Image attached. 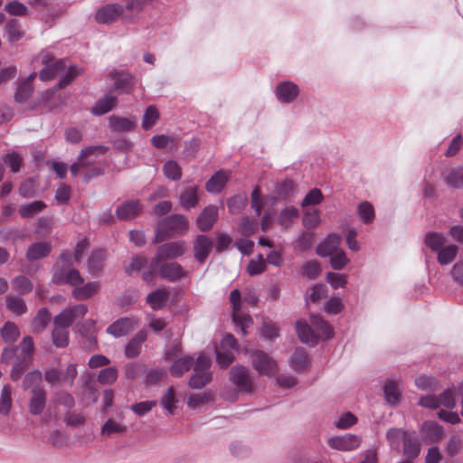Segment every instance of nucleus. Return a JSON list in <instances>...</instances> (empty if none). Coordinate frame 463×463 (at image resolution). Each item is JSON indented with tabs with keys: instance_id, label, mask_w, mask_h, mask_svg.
Listing matches in <instances>:
<instances>
[{
	"instance_id": "39",
	"label": "nucleus",
	"mask_w": 463,
	"mask_h": 463,
	"mask_svg": "<svg viewBox=\"0 0 463 463\" xmlns=\"http://www.w3.org/2000/svg\"><path fill=\"white\" fill-rule=\"evenodd\" d=\"M13 388L9 383L3 386L0 393V414L7 415L12 408Z\"/></svg>"
},
{
	"instance_id": "52",
	"label": "nucleus",
	"mask_w": 463,
	"mask_h": 463,
	"mask_svg": "<svg viewBox=\"0 0 463 463\" xmlns=\"http://www.w3.org/2000/svg\"><path fill=\"white\" fill-rule=\"evenodd\" d=\"M357 212L361 219L365 223H370L374 219V209L373 206L368 203L364 202L358 205Z\"/></svg>"
},
{
	"instance_id": "58",
	"label": "nucleus",
	"mask_w": 463,
	"mask_h": 463,
	"mask_svg": "<svg viewBox=\"0 0 463 463\" xmlns=\"http://www.w3.org/2000/svg\"><path fill=\"white\" fill-rule=\"evenodd\" d=\"M408 434V431L402 429L392 428L387 431L386 438L391 445L398 446L401 441L403 442Z\"/></svg>"
},
{
	"instance_id": "19",
	"label": "nucleus",
	"mask_w": 463,
	"mask_h": 463,
	"mask_svg": "<svg viewBox=\"0 0 463 463\" xmlns=\"http://www.w3.org/2000/svg\"><path fill=\"white\" fill-rule=\"evenodd\" d=\"M107 253L105 250H94L89 257V274L99 276L104 268Z\"/></svg>"
},
{
	"instance_id": "27",
	"label": "nucleus",
	"mask_w": 463,
	"mask_h": 463,
	"mask_svg": "<svg viewBox=\"0 0 463 463\" xmlns=\"http://www.w3.org/2000/svg\"><path fill=\"white\" fill-rule=\"evenodd\" d=\"M147 333L146 330L139 331L126 346L125 354L128 358H134L140 354L142 344L146 341Z\"/></svg>"
},
{
	"instance_id": "33",
	"label": "nucleus",
	"mask_w": 463,
	"mask_h": 463,
	"mask_svg": "<svg viewBox=\"0 0 463 463\" xmlns=\"http://www.w3.org/2000/svg\"><path fill=\"white\" fill-rule=\"evenodd\" d=\"M169 292L165 289H156L146 298L147 303L150 305L152 309L157 310L164 307L168 300Z\"/></svg>"
},
{
	"instance_id": "11",
	"label": "nucleus",
	"mask_w": 463,
	"mask_h": 463,
	"mask_svg": "<svg viewBox=\"0 0 463 463\" xmlns=\"http://www.w3.org/2000/svg\"><path fill=\"white\" fill-rule=\"evenodd\" d=\"M230 380L241 392H251L253 390V383L250 377V372L244 366H233L230 371Z\"/></svg>"
},
{
	"instance_id": "5",
	"label": "nucleus",
	"mask_w": 463,
	"mask_h": 463,
	"mask_svg": "<svg viewBox=\"0 0 463 463\" xmlns=\"http://www.w3.org/2000/svg\"><path fill=\"white\" fill-rule=\"evenodd\" d=\"M156 274H158L161 279L175 282L184 278L187 272L177 262H167L166 260L152 268L150 261L147 269L142 274V279L148 282L153 280Z\"/></svg>"
},
{
	"instance_id": "25",
	"label": "nucleus",
	"mask_w": 463,
	"mask_h": 463,
	"mask_svg": "<svg viewBox=\"0 0 463 463\" xmlns=\"http://www.w3.org/2000/svg\"><path fill=\"white\" fill-rule=\"evenodd\" d=\"M117 97L106 95L95 103L90 111L93 115L101 116L112 110L117 106Z\"/></svg>"
},
{
	"instance_id": "35",
	"label": "nucleus",
	"mask_w": 463,
	"mask_h": 463,
	"mask_svg": "<svg viewBox=\"0 0 463 463\" xmlns=\"http://www.w3.org/2000/svg\"><path fill=\"white\" fill-rule=\"evenodd\" d=\"M45 207L46 204L43 201H34L22 204L19 207V213L23 218L30 219L42 213Z\"/></svg>"
},
{
	"instance_id": "29",
	"label": "nucleus",
	"mask_w": 463,
	"mask_h": 463,
	"mask_svg": "<svg viewBox=\"0 0 463 463\" xmlns=\"http://www.w3.org/2000/svg\"><path fill=\"white\" fill-rule=\"evenodd\" d=\"M384 396L386 402L391 405H396L402 399V391L398 382L392 379L386 381L384 385Z\"/></svg>"
},
{
	"instance_id": "54",
	"label": "nucleus",
	"mask_w": 463,
	"mask_h": 463,
	"mask_svg": "<svg viewBox=\"0 0 463 463\" xmlns=\"http://www.w3.org/2000/svg\"><path fill=\"white\" fill-rule=\"evenodd\" d=\"M42 373L39 371H33L28 373L24 379V389H39L38 386L42 382Z\"/></svg>"
},
{
	"instance_id": "50",
	"label": "nucleus",
	"mask_w": 463,
	"mask_h": 463,
	"mask_svg": "<svg viewBox=\"0 0 463 463\" xmlns=\"http://www.w3.org/2000/svg\"><path fill=\"white\" fill-rule=\"evenodd\" d=\"M163 172L166 178L173 181H178L182 177V169L174 160H169L163 165Z\"/></svg>"
},
{
	"instance_id": "3",
	"label": "nucleus",
	"mask_w": 463,
	"mask_h": 463,
	"mask_svg": "<svg viewBox=\"0 0 463 463\" xmlns=\"http://www.w3.org/2000/svg\"><path fill=\"white\" fill-rule=\"evenodd\" d=\"M188 229V222L182 214H172L158 222L154 243H159L175 234H184Z\"/></svg>"
},
{
	"instance_id": "45",
	"label": "nucleus",
	"mask_w": 463,
	"mask_h": 463,
	"mask_svg": "<svg viewBox=\"0 0 463 463\" xmlns=\"http://www.w3.org/2000/svg\"><path fill=\"white\" fill-rule=\"evenodd\" d=\"M159 119V112L156 106L151 105L148 106L145 111L143 120H142V128L145 130L150 129L153 126L156 125L157 120Z\"/></svg>"
},
{
	"instance_id": "12",
	"label": "nucleus",
	"mask_w": 463,
	"mask_h": 463,
	"mask_svg": "<svg viewBox=\"0 0 463 463\" xmlns=\"http://www.w3.org/2000/svg\"><path fill=\"white\" fill-rule=\"evenodd\" d=\"M361 443V438L354 434H345L330 438L327 444L330 448L342 451L355 449Z\"/></svg>"
},
{
	"instance_id": "30",
	"label": "nucleus",
	"mask_w": 463,
	"mask_h": 463,
	"mask_svg": "<svg viewBox=\"0 0 463 463\" xmlns=\"http://www.w3.org/2000/svg\"><path fill=\"white\" fill-rule=\"evenodd\" d=\"M33 396L30 399L29 410L32 414L42 413L46 403V394L43 389L32 390Z\"/></svg>"
},
{
	"instance_id": "64",
	"label": "nucleus",
	"mask_w": 463,
	"mask_h": 463,
	"mask_svg": "<svg viewBox=\"0 0 463 463\" xmlns=\"http://www.w3.org/2000/svg\"><path fill=\"white\" fill-rule=\"evenodd\" d=\"M258 229V223L256 221L250 220L249 217L242 218L240 224V232L244 236H250Z\"/></svg>"
},
{
	"instance_id": "14",
	"label": "nucleus",
	"mask_w": 463,
	"mask_h": 463,
	"mask_svg": "<svg viewBox=\"0 0 463 463\" xmlns=\"http://www.w3.org/2000/svg\"><path fill=\"white\" fill-rule=\"evenodd\" d=\"M213 246V241L206 235H198L194 242V258L200 263L205 261Z\"/></svg>"
},
{
	"instance_id": "10",
	"label": "nucleus",
	"mask_w": 463,
	"mask_h": 463,
	"mask_svg": "<svg viewBox=\"0 0 463 463\" xmlns=\"http://www.w3.org/2000/svg\"><path fill=\"white\" fill-rule=\"evenodd\" d=\"M87 311V308L84 305L80 304L74 307L66 308L59 315L54 317L53 324L54 326H59L62 328H68L73 322H75L78 318L83 317Z\"/></svg>"
},
{
	"instance_id": "63",
	"label": "nucleus",
	"mask_w": 463,
	"mask_h": 463,
	"mask_svg": "<svg viewBox=\"0 0 463 463\" xmlns=\"http://www.w3.org/2000/svg\"><path fill=\"white\" fill-rule=\"evenodd\" d=\"M416 386L423 391H435L437 381L433 377L421 375L415 380Z\"/></svg>"
},
{
	"instance_id": "57",
	"label": "nucleus",
	"mask_w": 463,
	"mask_h": 463,
	"mask_svg": "<svg viewBox=\"0 0 463 463\" xmlns=\"http://www.w3.org/2000/svg\"><path fill=\"white\" fill-rule=\"evenodd\" d=\"M235 352L229 349H218L217 350V363L221 368H227L235 358Z\"/></svg>"
},
{
	"instance_id": "38",
	"label": "nucleus",
	"mask_w": 463,
	"mask_h": 463,
	"mask_svg": "<svg viewBox=\"0 0 463 463\" xmlns=\"http://www.w3.org/2000/svg\"><path fill=\"white\" fill-rule=\"evenodd\" d=\"M51 320L50 313L46 308H41L32 321L31 327L35 333L43 331Z\"/></svg>"
},
{
	"instance_id": "32",
	"label": "nucleus",
	"mask_w": 463,
	"mask_h": 463,
	"mask_svg": "<svg viewBox=\"0 0 463 463\" xmlns=\"http://www.w3.org/2000/svg\"><path fill=\"white\" fill-rule=\"evenodd\" d=\"M198 188L197 186H189L186 187L183 193L180 194V204L185 209L189 210L197 205L199 202V198L197 195Z\"/></svg>"
},
{
	"instance_id": "23",
	"label": "nucleus",
	"mask_w": 463,
	"mask_h": 463,
	"mask_svg": "<svg viewBox=\"0 0 463 463\" xmlns=\"http://www.w3.org/2000/svg\"><path fill=\"white\" fill-rule=\"evenodd\" d=\"M122 9L117 5H108L98 10L96 20L100 24H108L114 21L121 14Z\"/></svg>"
},
{
	"instance_id": "4",
	"label": "nucleus",
	"mask_w": 463,
	"mask_h": 463,
	"mask_svg": "<svg viewBox=\"0 0 463 463\" xmlns=\"http://www.w3.org/2000/svg\"><path fill=\"white\" fill-rule=\"evenodd\" d=\"M52 281L55 284H69L73 286L72 296L76 300L87 299V285H83L84 279L75 269H58L52 274Z\"/></svg>"
},
{
	"instance_id": "8",
	"label": "nucleus",
	"mask_w": 463,
	"mask_h": 463,
	"mask_svg": "<svg viewBox=\"0 0 463 463\" xmlns=\"http://www.w3.org/2000/svg\"><path fill=\"white\" fill-rule=\"evenodd\" d=\"M419 405L432 410L440 406L451 410L456 407L455 394L451 389H447L439 396L425 395L420 399Z\"/></svg>"
},
{
	"instance_id": "56",
	"label": "nucleus",
	"mask_w": 463,
	"mask_h": 463,
	"mask_svg": "<svg viewBox=\"0 0 463 463\" xmlns=\"http://www.w3.org/2000/svg\"><path fill=\"white\" fill-rule=\"evenodd\" d=\"M52 342L57 347H64L68 345V331L66 328L54 326L52 331Z\"/></svg>"
},
{
	"instance_id": "40",
	"label": "nucleus",
	"mask_w": 463,
	"mask_h": 463,
	"mask_svg": "<svg viewBox=\"0 0 463 463\" xmlns=\"http://www.w3.org/2000/svg\"><path fill=\"white\" fill-rule=\"evenodd\" d=\"M458 252L457 245L451 244L446 247H442L438 251V261L441 265H448L451 263Z\"/></svg>"
},
{
	"instance_id": "47",
	"label": "nucleus",
	"mask_w": 463,
	"mask_h": 463,
	"mask_svg": "<svg viewBox=\"0 0 463 463\" xmlns=\"http://www.w3.org/2000/svg\"><path fill=\"white\" fill-rule=\"evenodd\" d=\"M1 336L7 343H14L19 337L18 326L12 322H6L1 329Z\"/></svg>"
},
{
	"instance_id": "21",
	"label": "nucleus",
	"mask_w": 463,
	"mask_h": 463,
	"mask_svg": "<svg viewBox=\"0 0 463 463\" xmlns=\"http://www.w3.org/2000/svg\"><path fill=\"white\" fill-rule=\"evenodd\" d=\"M421 432L425 441L432 443L439 440L444 435L443 428L436 421H425L421 426Z\"/></svg>"
},
{
	"instance_id": "62",
	"label": "nucleus",
	"mask_w": 463,
	"mask_h": 463,
	"mask_svg": "<svg viewBox=\"0 0 463 463\" xmlns=\"http://www.w3.org/2000/svg\"><path fill=\"white\" fill-rule=\"evenodd\" d=\"M323 200V194L317 188L310 190L302 201V206L317 205Z\"/></svg>"
},
{
	"instance_id": "18",
	"label": "nucleus",
	"mask_w": 463,
	"mask_h": 463,
	"mask_svg": "<svg viewBox=\"0 0 463 463\" xmlns=\"http://www.w3.org/2000/svg\"><path fill=\"white\" fill-rule=\"evenodd\" d=\"M298 95V86L291 81L280 82L276 88V96L279 100L284 103H290Z\"/></svg>"
},
{
	"instance_id": "16",
	"label": "nucleus",
	"mask_w": 463,
	"mask_h": 463,
	"mask_svg": "<svg viewBox=\"0 0 463 463\" xmlns=\"http://www.w3.org/2000/svg\"><path fill=\"white\" fill-rule=\"evenodd\" d=\"M137 326L134 318L123 317L112 323L108 328L107 332L115 337H120L128 335L130 331L134 330Z\"/></svg>"
},
{
	"instance_id": "13",
	"label": "nucleus",
	"mask_w": 463,
	"mask_h": 463,
	"mask_svg": "<svg viewBox=\"0 0 463 463\" xmlns=\"http://www.w3.org/2000/svg\"><path fill=\"white\" fill-rule=\"evenodd\" d=\"M218 218V208L215 205L206 206L198 215L196 223L202 232L210 231Z\"/></svg>"
},
{
	"instance_id": "20",
	"label": "nucleus",
	"mask_w": 463,
	"mask_h": 463,
	"mask_svg": "<svg viewBox=\"0 0 463 463\" xmlns=\"http://www.w3.org/2000/svg\"><path fill=\"white\" fill-rule=\"evenodd\" d=\"M230 178V173L225 170L217 171L207 182L205 188L209 193H220Z\"/></svg>"
},
{
	"instance_id": "22",
	"label": "nucleus",
	"mask_w": 463,
	"mask_h": 463,
	"mask_svg": "<svg viewBox=\"0 0 463 463\" xmlns=\"http://www.w3.org/2000/svg\"><path fill=\"white\" fill-rule=\"evenodd\" d=\"M341 242V237L337 234H330L327 238L317 247V252L319 256L326 257L331 256L336 251Z\"/></svg>"
},
{
	"instance_id": "60",
	"label": "nucleus",
	"mask_w": 463,
	"mask_h": 463,
	"mask_svg": "<svg viewBox=\"0 0 463 463\" xmlns=\"http://www.w3.org/2000/svg\"><path fill=\"white\" fill-rule=\"evenodd\" d=\"M147 260L143 255H136L133 257L128 265H126L125 270L128 274L131 275L135 271H139L146 264Z\"/></svg>"
},
{
	"instance_id": "51",
	"label": "nucleus",
	"mask_w": 463,
	"mask_h": 463,
	"mask_svg": "<svg viewBox=\"0 0 463 463\" xmlns=\"http://www.w3.org/2000/svg\"><path fill=\"white\" fill-rule=\"evenodd\" d=\"M13 288L20 295H24L32 291L33 285L30 279L24 276H18L12 281Z\"/></svg>"
},
{
	"instance_id": "37",
	"label": "nucleus",
	"mask_w": 463,
	"mask_h": 463,
	"mask_svg": "<svg viewBox=\"0 0 463 463\" xmlns=\"http://www.w3.org/2000/svg\"><path fill=\"white\" fill-rule=\"evenodd\" d=\"M446 184L456 189L463 187V167L458 166L448 171L444 176Z\"/></svg>"
},
{
	"instance_id": "43",
	"label": "nucleus",
	"mask_w": 463,
	"mask_h": 463,
	"mask_svg": "<svg viewBox=\"0 0 463 463\" xmlns=\"http://www.w3.org/2000/svg\"><path fill=\"white\" fill-rule=\"evenodd\" d=\"M212 381V373L210 372H196L189 380V386L194 389H202Z\"/></svg>"
},
{
	"instance_id": "44",
	"label": "nucleus",
	"mask_w": 463,
	"mask_h": 463,
	"mask_svg": "<svg viewBox=\"0 0 463 463\" xmlns=\"http://www.w3.org/2000/svg\"><path fill=\"white\" fill-rule=\"evenodd\" d=\"M298 210L294 206L285 208L279 216V225L288 229L291 226L293 221L298 217Z\"/></svg>"
},
{
	"instance_id": "59",
	"label": "nucleus",
	"mask_w": 463,
	"mask_h": 463,
	"mask_svg": "<svg viewBox=\"0 0 463 463\" xmlns=\"http://www.w3.org/2000/svg\"><path fill=\"white\" fill-rule=\"evenodd\" d=\"M132 86V78L128 74L118 73L115 79L114 88L119 92H127Z\"/></svg>"
},
{
	"instance_id": "48",
	"label": "nucleus",
	"mask_w": 463,
	"mask_h": 463,
	"mask_svg": "<svg viewBox=\"0 0 463 463\" xmlns=\"http://www.w3.org/2000/svg\"><path fill=\"white\" fill-rule=\"evenodd\" d=\"M3 161L10 167L11 172L17 173L20 170L24 158L18 152L12 151L3 156Z\"/></svg>"
},
{
	"instance_id": "7",
	"label": "nucleus",
	"mask_w": 463,
	"mask_h": 463,
	"mask_svg": "<svg viewBox=\"0 0 463 463\" xmlns=\"http://www.w3.org/2000/svg\"><path fill=\"white\" fill-rule=\"evenodd\" d=\"M230 302L232 307V320L240 326L242 335L247 334V328L252 326L253 320L250 316L241 312V294L239 289H233L230 294Z\"/></svg>"
},
{
	"instance_id": "61",
	"label": "nucleus",
	"mask_w": 463,
	"mask_h": 463,
	"mask_svg": "<svg viewBox=\"0 0 463 463\" xmlns=\"http://www.w3.org/2000/svg\"><path fill=\"white\" fill-rule=\"evenodd\" d=\"M126 430V426H123L115 420H108L102 427L101 432L104 436H110L114 433H122Z\"/></svg>"
},
{
	"instance_id": "15",
	"label": "nucleus",
	"mask_w": 463,
	"mask_h": 463,
	"mask_svg": "<svg viewBox=\"0 0 463 463\" xmlns=\"http://www.w3.org/2000/svg\"><path fill=\"white\" fill-rule=\"evenodd\" d=\"M37 73L32 72L27 78L18 81L14 99L19 103L26 102L33 92V80Z\"/></svg>"
},
{
	"instance_id": "55",
	"label": "nucleus",
	"mask_w": 463,
	"mask_h": 463,
	"mask_svg": "<svg viewBox=\"0 0 463 463\" xmlns=\"http://www.w3.org/2000/svg\"><path fill=\"white\" fill-rule=\"evenodd\" d=\"M266 269V261L261 254L258 256L257 260H250L247 271L250 276H255L262 273Z\"/></svg>"
},
{
	"instance_id": "1",
	"label": "nucleus",
	"mask_w": 463,
	"mask_h": 463,
	"mask_svg": "<svg viewBox=\"0 0 463 463\" xmlns=\"http://www.w3.org/2000/svg\"><path fill=\"white\" fill-rule=\"evenodd\" d=\"M32 64L34 68L42 67L39 72V78L43 81H47L60 77L57 88L61 89L71 82L78 75V70L75 66L68 65L64 61L56 59L50 52L42 50L36 54Z\"/></svg>"
},
{
	"instance_id": "42",
	"label": "nucleus",
	"mask_w": 463,
	"mask_h": 463,
	"mask_svg": "<svg viewBox=\"0 0 463 463\" xmlns=\"http://www.w3.org/2000/svg\"><path fill=\"white\" fill-rule=\"evenodd\" d=\"M309 364V359L307 352L303 348L295 350L291 356V366L296 371L304 370Z\"/></svg>"
},
{
	"instance_id": "24",
	"label": "nucleus",
	"mask_w": 463,
	"mask_h": 463,
	"mask_svg": "<svg viewBox=\"0 0 463 463\" xmlns=\"http://www.w3.org/2000/svg\"><path fill=\"white\" fill-rule=\"evenodd\" d=\"M296 330L301 342L311 346L317 344L318 337L307 322L298 321Z\"/></svg>"
},
{
	"instance_id": "26",
	"label": "nucleus",
	"mask_w": 463,
	"mask_h": 463,
	"mask_svg": "<svg viewBox=\"0 0 463 463\" xmlns=\"http://www.w3.org/2000/svg\"><path fill=\"white\" fill-rule=\"evenodd\" d=\"M420 452V442L415 432H409L403 440V453L408 458L418 457Z\"/></svg>"
},
{
	"instance_id": "17",
	"label": "nucleus",
	"mask_w": 463,
	"mask_h": 463,
	"mask_svg": "<svg viewBox=\"0 0 463 463\" xmlns=\"http://www.w3.org/2000/svg\"><path fill=\"white\" fill-rule=\"evenodd\" d=\"M142 211V204L139 200H129L120 204L116 213L120 220H129L137 216Z\"/></svg>"
},
{
	"instance_id": "31",
	"label": "nucleus",
	"mask_w": 463,
	"mask_h": 463,
	"mask_svg": "<svg viewBox=\"0 0 463 463\" xmlns=\"http://www.w3.org/2000/svg\"><path fill=\"white\" fill-rule=\"evenodd\" d=\"M310 323L312 326L317 331V337H323L325 339H329L334 335V330L331 326L325 321L321 317L312 315L310 317Z\"/></svg>"
},
{
	"instance_id": "53",
	"label": "nucleus",
	"mask_w": 463,
	"mask_h": 463,
	"mask_svg": "<svg viewBox=\"0 0 463 463\" xmlns=\"http://www.w3.org/2000/svg\"><path fill=\"white\" fill-rule=\"evenodd\" d=\"M118 378V370L115 367H107L99 373L98 381L101 384H111Z\"/></svg>"
},
{
	"instance_id": "46",
	"label": "nucleus",
	"mask_w": 463,
	"mask_h": 463,
	"mask_svg": "<svg viewBox=\"0 0 463 463\" xmlns=\"http://www.w3.org/2000/svg\"><path fill=\"white\" fill-rule=\"evenodd\" d=\"M446 242V238L439 232H428L425 244L433 251H439Z\"/></svg>"
},
{
	"instance_id": "41",
	"label": "nucleus",
	"mask_w": 463,
	"mask_h": 463,
	"mask_svg": "<svg viewBox=\"0 0 463 463\" xmlns=\"http://www.w3.org/2000/svg\"><path fill=\"white\" fill-rule=\"evenodd\" d=\"M109 127L115 131H130L134 128L135 124L127 118L118 116H110L109 118Z\"/></svg>"
},
{
	"instance_id": "28",
	"label": "nucleus",
	"mask_w": 463,
	"mask_h": 463,
	"mask_svg": "<svg viewBox=\"0 0 463 463\" xmlns=\"http://www.w3.org/2000/svg\"><path fill=\"white\" fill-rule=\"evenodd\" d=\"M51 244L49 242L39 241L32 244L26 252V258L30 261L37 260L48 256L51 252Z\"/></svg>"
},
{
	"instance_id": "34",
	"label": "nucleus",
	"mask_w": 463,
	"mask_h": 463,
	"mask_svg": "<svg viewBox=\"0 0 463 463\" xmlns=\"http://www.w3.org/2000/svg\"><path fill=\"white\" fill-rule=\"evenodd\" d=\"M194 364V357L187 355L174 361L170 373L175 377L181 376L184 373L189 371Z\"/></svg>"
},
{
	"instance_id": "36",
	"label": "nucleus",
	"mask_w": 463,
	"mask_h": 463,
	"mask_svg": "<svg viewBox=\"0 0 463 463\" xmlns=\"http://www.w3.org/2000/svg\"><path fill=\"white\" fill-rule=\"evenodd\" d=\"M5 35L11 43L20 41L24 37V31L18 20L8 21L5 25Z\"/></svg>"
},
{
	"instance_id": "49",
	"label": "nucleus",
	"mask_w": 463,
	"mask_h": 463,
	"mask_svg": "<svg viewBox=\"0 0 463 463\" xmlns=\"http://www.w3.org/2000/svg\"><path fill=\"white\" fill-rule=\"evenodd\" d=\"M6 307L11 312L16 315H23L27 311L24 300L19 297L7 296Z\"/></svg>"
},
{
	"instance_id": "2",
	"label": "nucleus",
	"mask_w": 463,
	"mask_h": 463,
	"mask_svg": "<svg viewBox=\"0 0 463 463\" xmlns=\"http://www.w3.org/2000/svg\"><path fill=\"white\" fill-rule=\"evenodd\" d=\"M33 347L34 345L33 338L31 336H25L16 348H9L4 350L2 360L5 363H10L15 354L19 353L15 361L14 362L11 371V378L14 381H17L29 365Z\"/></svg>"
},
{
	"instance_id": "9",
	"label": "nucleus",
	"mask_w": 463,
	"mask_h": 463,
	"mask_svg": "<svg viewBox=\"0 0 463 463\" xmlns=\"http://www.w3.org/2000/svg\"><path fill=\"white\" fill-rule=\"evenodd\" d=\"M253 368L260 373L272 376L277 372V363L262 351H253L250 354Z\"/></svg>"
},
{
	"instance_id": "6",
	"label": "nucleus",
	"mask_w": 463,
	"mask_h": 463,
	"mask_svg": "<svg viewBox=\"0 0 463 463\" xmlns=\"http://www.w3.org/2000/svg\"><path fill=\"white\" fill-rule=\"evenodd\" d=\"M187 246L185 241H172L160 245L156 251V255L151 259L152 268L156 267L157 264L166 261L167 260H174L181 257L186 251Z\"/></svg>"
}]
</instances>
